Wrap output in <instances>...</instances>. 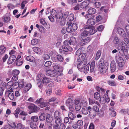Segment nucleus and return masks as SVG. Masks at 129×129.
<instances>
[{"mask_svg":"<svg viewBox=\"0 0 129 129\" xmlns=\"http://www.w3.org/2000/svg\"><path fill=\"white\" fill-rule=\"evenodd\" d=\"M108 62H105V63L100 62L99 64V69L101 73L104 74L106 73L108 69Z\"/></svg>","mask_w":129,"mask_h":129,"instance_id":"nucleus-1","label":"nucleus"},{"mask_svg":"<svg viewBox=\"0 0 129 129\" xmlns=\"http://www.w3.org/2000/svg\"><path fill=\"white\" fill-rule=\"evenodd\" d=\"M44 100V99L41 98L35 101V103L37 104H39L38 106L41 108H43L48 105L49 104L48 102H45Z\"/></svg>","mask_w":129,"mask_h":129,"instance_id":"nucleus-2","label":"nucleus"},{"mask_svg":"<svg viewBox=\"0 0 129 129\" xmlns=\"http://www.w3.org/2000/svg\"><path fill=\"white\" fill-rule=\"evenodd\" d=\"M116 61L118 63L119 67H122L124 66V62L122 58L120 56H117L116 57Z\"/></svg>","mask_w":129,"mask_h":129,"instance_id":"nucleus-3","label":"nucleus"},{"mask_svg":"<svg viewBox=\"0 0 129 129\" xmlns=\"http://www.w3.org/2000/svg\"><path fill=\"white\" fill-rule=\"evenodd\" d=\"M95 20L93 18H90L88 20L87 24L88 25L85 26V28L87 29H90L91 28V26L94 25L95 24Z\"/></svg>","mask_w":129,"mask_h":129,"instance_id":"nucleus-4","label":"nucleus"},{"mask_svg":"<svg viewBox=\"0 0 129 129\" xmlns=\"http://www.w3.org/2000/svg\"><path fill=\"white\" fill-rule=\"evenodd\" d=\"M28 108L31 110V113H37L40 110V108L34 104H31L28 107Z\"/></svg>","mask_w":129,"mask_h":129,"instance_id":"nucleus-5","label":"nucleus"},{"mask_svg":"<svg viewBox=\"0 0 129 129\" xmlns=\"http://www.w3.org/2000/svg\"><path fill=\"white\" fill-rule=\"evenodd\" d=\"M91 40V39L89 37H87L81 40L79 43L80 45L81 46H83L87 44Z\"/></svg>","mask_w":129,"mask_h":129,"instance_id":"nucleus-6","label":"nucleus"},{"mask_svg":"<svg viewBox=\"0 0 129 129\" xmlns=\"http://www.w3.org/2000/svg\"><path fill=\"white\" fill-rule=\"evenodd\" d=\"M13 91L12 88H11L10 89L6 91V94L8 95V96L9 98L12 100H13L14 98V93L11 92Z\"/></svg>","mask_w":129,"mask_h":129,"instance_id":"nucleus-7","label":"nucleus"},{"mask_svg":"<svg viewBox=\"0 0 129 129\" xmlns=\"http://www.w3.org/2000/svg\"><path fill=\"white\" fill-rule=\"evenodd\" d=\"M118 32L121 36L123 38L127 37H128V35H126L124 30L120 28H118L117 29Z\"/></svg>","mask_w":129,"mask_h":129,"instance_id":"nucleus-8","label":"nucleus"},{"mask_svg":"<svg viewBox=\"0 0 129 129\" xmlns=\"http://www.w3.org/2000/svg\"><path fill=\"white\" fill-rule=\"evenodd\" d=\"M42 82L43 84H46L50 83V84H52L53 85V83L51 81V79L46 77H43Z\"/></svg>","mask_w":129,"mask_h":129,"instance_id":"nucleus-9","label":"nucleus"},{"mask_svg":"<svg viewBox=\"0 0 129 129\" xmlns=\"http://www.w3.org/2000/svg\"><path fill=\"white\" fill-rule=\"evenodd\" d=\"M96 10L93 8H90L88 10V14L86 15L85 17L88 18V16L89 15H92L94 14L96 12Z\"/></svg>","mask_w":129,"mask_h":129,"instance_id":"nucleus-10","label":"nucleus"},{"mask_svg":"<svg viewBox=\"0 0 129 129\" xmlns=\"http://www.w3.org/2000/svg\"><path fill=\"white\" fill-rule=\"evenodd\" d=\"M89 3L87 1H83L81 4L80 7L82 9H87L88 8Z\"/></svg>","mask_w":129,"mask_h":129,"instance_id":"nucleus-11","label":"nucleus"},{"mask_svg":"<svg viewBox=\"0 0 129 129\" xmlns=\"http://www.w3.org/2000/svg\"><path fill=\"white\" fill-rule=\"evenodd\" d=\"M86 56V54L85 53H82L79 56H78L77 60L78 62L84 61V59Z\"/></svg>","mask_w":129,"mask_h":129,"instance_id":"nucleus-12","label":"nucleus"},{"mask_svg":"<svg viewBox=\"0 0 129 129\" xmlns=\"http://www.w3.org/2000/svg\"><path fill=\"white\" fill-rule=\"evenodd\" d=\"M62 48L63 51L66 52L70 53L73 51L72 48L69 46H62Z\"/></svg>","mask_w":129,"mask_h":129,"instance_id":"nucleus-13","label":"nucleus"},{"mask_svg":"<svg viewBox=\"0 0 129 129\" xmlns=\"http://www.w3.org/2000/svg\"><path fill=\"white\" fill-rule=\"evenodd\" d=\"M91 107L90 106L87 107L86 106H84L83 107L82 109V113L83 114L86 115L88 113L89 110L91 109Z\"/></svg>","mask_w":129,"mask_h":129,"instance_id":"nucleus-14","label":"nucleus"},{"mask_svg":"<svg viewBox=\"0 0 129 129\" xmlns=\"http://www.w3.org/2000/svg\"><path fill=\"white\" fill-rule=\"evenodd\" d=\"M80 63H79L77 65V68L79 69H82L84 67L85 65L86 64V62L80 61Z\"/></svg>","mask_w":129,"mask_h":129,"instance_id":"nucleus-15","label":"nucleus"},{"mask_svg":"<svg viewBox=\"0 0 129 129\" xmlns=\"http://www.w3.org/2000/svg\"><path fill=\"white\" fill-rule=\"evenodd\" d=\"M116 66L115 62L114 61H112L110 64L111 71V72H113L116 70Z\"/></svg>","mask_w":129,"mask_h":129,"instance_id":"nucleus-16","label":"nucleus"},{"mask_svg":"<svg viewBox=\"0 0 129 129\" xmlns=\"http://www.w3.org/2000/svg\"><path fill=\"white\" fill-rule=\"evenodd\" d=\"M24 82L23 79H21L18 81V82H16L15 84L18 85V86L20 88H22L24 86Z\"/></svg>","mask_w":129,"mask_h":129,"instance_id":"nucleus-17","label":"nucleus"},{"mask_svg":"<svg viewBox=\"0 0 129 129\" xmlns=\"http://www.w3.org/2000/svg\"><path fill=\"white\" fill-rule=\"evenodd\" d=\"M31 87V85L30 83L27 84L24 88L23 92L26 93L27 92Z\"/></svg>","mask_w":129,"mask_h":129,"instance_id":"nucleus-18","label":"nucleus"},{"mask_svg":"<svg viewBox=\"0 0 129 129\" xmlns=\"http://www.w3.org/2000/svg\"><path fill=\"white\" fill-rule=\"evenodd\" d=\"M46 75L51 77H55L54 71L51 70H48L46 72Z\"/></svg>","mask_w":129,"mask_h":129,"instance_id":"nucleus-19","label":"nucleus"},{"mask_svg":"<svg viewBox=\"0 0 129 129\" xmlns=\"http://www.w3.org/2000/svg\"><path fill=\"white\" fill-rule=\"evenodd\" d=\"M69 41L71 45H74L77 43L76 39L74 37H72L70 38Z\"/></svg>","mask_w":129,"mask_h":129,"instance_id":"nucleus-20","label":"nucleus"},{"mask_svg":"<svg viewBox=\"0 0 129 129\" xmlns=\"http://www.w3.org/2000/svg\"><path fill=\"white\" fill-rule=\"evenodd\" d=\"M66 104L68 107L73 105H74L73 100L71 99H68L66 102Z\"/></svg>","mask_w":129,"mask_h":129,"instance_id":"nucleus-21","label":"nucleus"},{"mask_svg":"<svg viewBox=\"0 0 129 129\" xmlns=\"http://www.w3.org/2000/svg\"><path fill=\"white\" fill-rule=\"evenodd\" d=\"M96 112H95L92 109V108L89 110V115L92 117H94L96 115Z\"/></svg>","mask_w":129,"mask_h":129,"instance_id":"nucleus-22","label":"nucleus"},{"mask_svg":"<svg viewBox=\"0 0 129 129\" xmlns=\"http://www.w3.org/2000/svg\"><path fill=\"white\" fill-rule=\"evenodd\" d=\"M95 61L93 60L91 62L90 68V71L91 73L92 72L94 71V68Z\"/></svg>","mask_w":129,"mask_h":129,"instance_id":"nucleus-23","label":"nucleus"},{"mask_svg":"<svg viewBox=\"0 0 129 129\" xmlns=\"http://www.w3.org/2000/svg\"><path fill=\"white\" fill-rule=\"evenodd\" d=\"M20 108L17 107L13 113V114L16 118L18 117V115L20 112Z\"/></svg>","mask_w":129,"mask_h":129,"instance_id":"nucleus-24","label":"nucleus"},{"mask_svg":"<svg viewBox=\"0 0 129 129\" xmlns=\"http://www.w3.org/2000/svg\"><path fill=\"white\" fill-rule=\"evenodd\" d=\"M120 112L124 115H126L127 114L129 115V109L127 108V109H123L120 110Z\"/></svg>","mask_w":129,"mask_h":129,"instance_id":"nucleus-25","label":"nucleus"},{"mask_svg":"<svg viewBox=\"0 0 129 129\" xmlns=\"http://www.w3.org/2000/svg\"><path fill=\"white\" fill-rule=\"evenodd\" d=\"M53 120V118L52 116L49 114L46 117V121L47 123H49L51 122Z\"/></svg>","mask_w":129,"mask_h":129,"instance_id":"nucleus-26","label":"nucleus"},{"mask_svg":"<svg viewBox=\"0 0 129 129\" xmlns=\"http://www.w3.org/2000/svg\"><path fill=\"white\" fill-rule=\"evenodd\" d=\"M68 116L70 119L72 120H74L76 118V116L71 112H69Z\"/></svg>","mask_w":129,"mask_h":129,"instance_id":"nucleus-27","label":"nucleus"},{"mask_svg":"<svg viewBox=\"0 0 129 129\" xmlns=\"http://www.w3.org/2000/svg\"><path fill=\"white\" fill-rule=\"evenodd\" d=\"M34 51L38 54H40L41 53V49L38 47H34L33 48Z\"/></svg>","mask_w":129,"mask_h":129,"instance_id":"nucleus-28","label":"nucleus"},{"mask_svg":"<svg viewBox=\"0 0 129 129\" xmlns=\"http://www.w3.org/2000/svg\"><path fill=\"white\" fill-rule=\"evenodd\" d=\"M17 129H26L25 126L20 123H18L16 126Z\"/></svg>","mask_w":129,"mask_h":129,"instance_id":"nucleus-29","label":"nucleus"},{"mask_svg":"<svg viewBox=\"0 0 129 129\" xmlns=\"http://www.w3.org/2000/svg\"><path fill=\"white\" fill-rule=\"evenodd\" d=\"M2 19L5 22L8 23L11 20V18L9 16H3V17Z\"/></svg>","mask_w":129,"mask_h":129,"instance_id":"nucleus-30","label":"nucleus"},{"mask_svg":"<svg viewBox=\"0 0 129 129\" xmlns=\"http://www.w3.org/2000/svg\"><path fill=\"white\" fill-rule=\"evenodd\" d=\"M54 116L55 119L60 118V113L58 111H55L54 114Z\"/></svg>","mask_w":129,"mask_h":129,"instance_id":"nucleus-31","label":"nucleus"},{"mask_svg":"<svg viewBox=\"0 0 129 129\" xmlns=\"http://www.w3.org/2000/svg\"><path fill=\"white\" fill-rule=\"evenodd\" d=\"M89 33V32L86 30H84L81 34V37H87Z\"/></svg>","mask_w":129,"mask_h":129,"instance_id":"nucleus-32","label":"nucleus"},{"mask_svg":"<svg viewBox=\"0 0 129 129\" xmlns=\"http://www.w3.org/2000/svg\"><path fill=\"white\" fill-rule=\"evenodd\" d=\"M16 64L17 66H19L21 65L23 63V60L22 59L19 60H15Z\"/></svg>","mask_w":129,"mask_h":129,"instance_id":"nucleus-33","label":"nucleus"},{"mask_svg":"<svg viewBox=\"0 0 129 129\" xmlns=\"http://www.w3.org/2000/svg\"><path fill=\"white\" fill-rule=\"evenodd\" d=\"M31 121L34 122H36L39 120L38 117L37 116H34L31 117Z\"/></svg>","mask_w":129,"mask_h":129,"instance_id":"nucleus-34","label":"nucleus"},{"mask_svg":"<svg viewBox=\"0 0 129 129\" xmlns=\"http://www.w3.org/2000/svg\"><path fill=\"white\" fill-rule=\"evenodd\" d=\"M101 54V50H98L96 52V57H95V60H98Z\"/></svg>","mask_w":129,"mask_h":129,"instance_id":"nucleus-35","label":"nucleus"},{"mask_svg":"<svg viewBox=\"0 0 129 129\" xmlns=\"http://www.w3.org/2000/svg\"><path fill=\"white\" fill-rule=\"evenodd\" d=\"M39 118L41 121H43L46 118V115L44 113H42L39 116Z\"/></svg>","mask_w":129,"mask_h":129,"instance_id":"nucleus-36","label":"nucleus"},{"mask_svg":"<svg viewBox=\"0 0 129 129\" xmlns=\"http://www.w3.org/2000/svg\"><path fill=\"white\" fill-rule=\"evenodd\" d=\"M90 29L89 33L90 35H93L97 31L96 29L93 26L91 27Z\"/></svg>","mask_w":129,"mask_h":129,"instance_id":"nucleus-37","label":"nucleus"},{"mask_svg":"<svg viewBox=\"0 0 129 129\" xmlns=\"http://www.w3.org/2000/svg\"><path fill=\"white\" fill-rule=\"evenodd\" d=\"M30 126L31 128L33 129H35L37 128V125L36 123L31 122L30 124Z\"/></svg>","mask_w":129,"mask_h":129,"instance_id":"nucleus-38","label":"nucleus"},{"mask_svg":"<svg viewBox=\"0 0 129 129\" xmlns=\"http://www.w3.org/2000/svg\"><path fill=\"white\" fill-rule=\"evenodd\" d=\"M55 120L56 125H59V124L62 123V120L61 117L60 118L55 119Z\"/></svg>","mask_w":129,"mask_h":129,"instance_id":"nucleus-39","label":"nucleus"},{"mask_svg":"<svg viewBox=\"0 0 129 129\" xmlns=\"http://www.w3.org/2000/svg\"><path fill=\"white\" fill-rule=\"evenodd\" d=\"M26 60L30 62H33L34 59V58L32 56H28L26 58Z\"/></svg>","mask_w":129,"mask_h":129,"instance_id":"nucleus-40","label":"nucleus"},{"mask_svg":"<svg viewBox=\"0 0 129 129\" xmlns=\"http://www.w3.org/2000/svg\"><path fill=\"white\" fill-rule=\"evenodd\" d=\"M108 83L110 85L113 86H115L116 85V82L111 80H109L107 81Z\"/></svg>","mask_w":129,"mask_h":129,"instance_id":"nucleus-41","label":"nucleus"},{"mask_svg":"<svg viewBox=\"0 0 129 129\" xmlns=\"http://www.w3.org/2000/svg\"><path fill=\"white\" fill-rule=\"evenodd\" d=\"M6 48L3 46H1L0 47V54H3L5 51Z\"/></svg>","mask_w":129,"mask_h":129,"instance_id":"nucleus-42","label":"nucleus"},{"mask_svg":"<svg viewBox=\"0 0 129 129\" xmlns=\"http://www.w3.org/2000/svg\"><path fill=\"white\" fill-rule=\"evenodd\" d=\"M100 94L98 92H96L94 94V98L96 100H98L100 98Z\"/></svg>","mask_w":129,"mask_h":129,"instance_id":"nucleus-43","label":"nucleus"},{"mask_svg":"<svg viewBox=\"0 0 129 129\" xmlns=\"http://www.w3.org/2000/svg\"><path fill=\"white\" fill-rule=\"evenodd\" d=\"M57 58L58 60L60 62H62L63 60V58L62 56L60 55H58L57 56Z\"/></svg>","mask_w":129,"mask_h":129,"instance_id":"nucleus-44","label":"nucleus"},{"mask_svg":"<svg viewBox=\"0 0 129 129\" xmlns=\"http://www.w3.org/2000/svg\"><path fill=\"white\" fill-rule=\"evenodd\" d=\"M62 14L61 13H58L54 17L57 19H61L62 18Z\"/></svg>","mask_w":129,"mask_h":129,"instance_id":"nucleus-45","label":"nucleus"},{"mask_svg":"<svg viewBox=\"0 0 129 129\" xmlns=\"http://www.w3.org/2000/svg\"><path fill=\"white\" fill-rule=\"evenodd\" d=\"M19 71L17 70H14L12 72V74L14 75L18 76L19 73Z\"/></svg>","mask_w":129,"mask_h":129,"instance_id":"nucleus-46","label":"nucleus"},{"mask_svg":"<svg viewBox=\"0 0 129 129\" xmlns=\"http://www.w3.org/2000/svg\"><path fill=\"white\" fill-rule=\"evenodd\" d=\"M54 75H55V77L56 76H60L62 75V72L60 71L56 70L55 72L54 71Z\"/></svg>","mask_w":129,"mask_h":129,"instance_id":"nucleus-47","label":"nucleus"},{"mask_svg":"<svg viewBox=\"0 0 129 129\" xmlns=\"http://www.w3.org/2000/svg\"><path fill=\"white\" fill-rule=\"evenodd\" d=\"M84 69V72L85 73H87L89 71V65L87 64L86 66H85Z\"/></svg>","mask_w":129,"mask_h":129,"instance_id":"nucleus-48","label":"nucleus"},{"mask_svg":"<svg viewBox=\"0 0 129 129\" xmlns=\"http://www.w3.org/2000/svg\"><path fill=\"white\" fill-rule=\"evenodd\" d=\"M60 67L59 64L56 63L53 66V68L55 70H57L59 69Z\"/></svg>","mask_w":129,"mask_h":129,"instance_id":"nucleus-49","label":"nucleus"},{"mask_svg":"<svg viewBox=\"0 0 129 129\" xmlns=\"http://www.w3.org/2000/svg\"><path fill=\"white\" fill-rule=\"evenodd\" d=\"M72 28L73 30H76L78 28L77 24L76 23H73L72 25Z\"/></svg>","mask_w":129,"mask_h":129,"instance_id":"nucleus-50","label":"nucleus"},{"mask_svg":"<svg viewBox=\"0 0 129 129\" xmlns=\"http://www.w3.org/2000/svg\"><path fill=\"white\" fill-rule=\"evenodd\" d=\"M38 42V40L37 39H35L31 41V44L32 45H35L37 44Z\"/></svg>","mask_w":129,"mask_h":129,"instance_id":"nucleus-51","label":"nucleus"},{"mask_svg":"<svg viewBox=\"0 0 129 129\" xmlns=\"http://www.w3.org/2000/svg\"><path fill=\"white\" fill-rule=\"evenodd\" d=\"M39 30L42 33H44L46 31V29L42 26L40 25V27L39 29Z\"/></svg>","mask_w":129,"mask_h":129,"instance_id":"nucleus-52","label":"nucleus"},{"mask_svg":"<svg viewBox=\"0 0 129 129\" xmlns=\"http://www.w3.org/2000/svg\"><path fill=\"white\" fill-rule=\"evenodd\" d=\"M67 2L69 4L72 5L77 3V0H67Z\"/></svg>","mask_w":129,"mask_h":129,"instance_id":"nucleus-53","label":"nucleus"},{"mask_svg":"<svg viewBox=\"0 0 129 129\" xmlns=\"http://www.w3.org/2000/svg\"><path fill=\"white\" fill-rule=\"evenodd\" d=\"M51 15L54 17H55L56 15L57 14V13L56 11L54 9H52L51 11Z\"/></svg>","mask_w":129,"mask_h":129,"instance_id":"nucleus-54","label":"nucleus"},{"mask_svg":"<svg viewBox=\"0 0 129 129\" xmlns=\"http://www.w3.org/2000/svg\"><path fill=\"white\" fill-rule=\"evenodd\" d=\"M82 53L81 48H79L76 52V54L77 55H78V56H79V55H81Z\"/></svg>","mask_w":129,"mask_h":129,"instance_id":"nucleus-55","label":"nucleus"},{"mask_svg":"<svg viewBox=\"0 0 129 129\" xmlns=\"http://www.w3.org/2000/svg\"><path fill=\"white\" fill-rule=\"evenodd\" d=\"M40 23L44 26L47 25V23L46 22L45 20L43 19H41L40 20Z\"/></svg>","mask_w":129,"mask_h":129,"instance_id":"nucleus-56","label":"nucleus"},{"mask_svg":"<svg viewBox=\"0 0 129 129\" xmlns=\"http://www.w3.org/2000/svg\"><path fill=\"white\" fill-rule=\"evenodd\" d=\"M92 108L96 112H99V108L97 106H94Z\"/></svg>","mask_w":129,"mask_h":129,"instance_id":"nucleus-57","label":"nucleus"},{"mask_svg":"<svg viewBox=\"0 0 129 129\" xmlns=\"http://www.w3.org/2000/svg\"><path fill=\"white\" fill-rule=\"evenodd\" d=\"M74 19V15L73 14H70L68 16V19L69 21H72Z\"/></svg>","mask_w":129,"mask_h":129,"instance_id":"nucleus-58","label":"nucleus"},{"mask_svg":"<svg viewBox=\"0 0 129 129\" xmlns=\"http://www.w3.org/2000/svg\"><path fill=\"white\" fill-rule=\"evenodd\" d=\"M43 58L45 60H47L49 59L50 58V56L48 54H44L43 55Z\"/></svg>","mask_w":129,"mask_h":129,"instance_id":"nucleus-59","label":"nucleus"},{"mask_svg":"<svg viewBox=\"0 0 129 129\" xmlns=\"http://www.w3.org/2000/svg\"><path fill=\"white\" fill-rule=\"evenodd\" d=\"M63 44L64 45L63 46H69V45H71L70 43L69 40H66L63 42Z\"/></svg>","mask_w":129,"mask_h":129,"instance_id":"nucleus-60","label":"nucleus"},{"mask_svg":"<svg viewBox=\"0 0 129 129\" xmlns=\"http://www.w3.org/2000/svg\"><path fill=\"white\" fill-rule=\"evenodd\" d=\"M52 63L50 61H46L45 63L44 66L46 67L50 66L51 65Z\"/></svg>","mask_w":129,"mask_h":129,"instance_id":"nucleus-61","label":"nucleus"},{"mask_svg":"<svg viewBox=\"0 0 129 129\" xmlns=\"http://www.w3.org/2000/svg\"><path fill=\"white\" fill-rule=\"evenodd\" d=\"M104 28V26L102 25H100L97 28V29L99 31L103 30Z\"/></svg>","mask_w":129,"mask_h":129,"instance_id":"nucleus-62","label":"nucleus"},{"mask_svg":"<svg viewBox=\"0 0 129 129\" xmlns=\"http://www.w3.org/2000/svg\"><path fill=\"white\" fill-rule=\"evenodd\" d=\"M77 124L79 126L82 125L83 124V122L81 120H79L77 122Z\"/></svg>","mask_w":129,"mask_h":129,"instance_id":"nucleus-63","label":"nucleus"},{"mask_svg":"<svg viewBox=\"0 0 129 129\" xmlns=\"http://www.w3.org/2000/svg\"><path fill=\"white\" fill-rule=\"evenodd\" d=\"M125 29L128 34V36H129V25H127L125 26Z\"/></svg>","mask_w":129,"mask_h":129,"instance_id":"nucleus-64","label":"nucleus"}]
</instances>
